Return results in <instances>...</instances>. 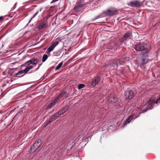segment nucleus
I'll list each match as a JSON object with an SVG mask.
<instances>
[{"label":"nucleus","mask_w":160,"mask_h":160,"mask_svg":"<svg viewBox=\"0 0 160 160\" xmlns=\"http://www.w3.org/2000/svg\"><path fill=\"white\" fill-rule=\"evenodd\" d=\"M55 120L54 118L52 116L51 118H50L49 121V122H51L53 121H55Z\"/></svg>","instance_id":"obj_24"},{"label":"nucleus","mask_w":160,"mask_h":160,"mask_svg":"<svg viewBox=\"0 0 160 160\" xmlns=\"http://www.w3.org/2000/svg\"><path fill=\"white\" fill-rule=\"evenodd\" d=\"M118 10L117 9L114 8H111L106 11L105 13L109 16H111L116 14Z\"/></svg>","instance_id":"obj_7"},{"label":"nucleus","mask_w":160,"mask_h":160,"mask_svg":"<svg viewBox=\"0 0 160 160\" xmlns=\"http://www.w3.org/2000/svg\"><path fill=\"white\" fill-rule=\"evenodd\" d=\"M147 108L146 109H145L143 110H142L141 111V113H144L147 111V109H150L149 108H148V103H147Z\"/></svg>","instance_id":"obj_23"},{"label":"nucleus","mask_w":160,"mask_h":160,"mask_svg":"<svg viewBox=\"0 0 160 160\" xmlns=\"http://www.w3.org/2000/svg\"><path fill=\"white\" fill-rule=\"evenodd\" d=\"M58 44V42L56 41L52 43L51 45L48 48V52H50L52 51L55 47Z\"/></svg>","instance_id":"obj_11"},{"label":"nucleus","mask_w":160,"mask_h":160,"mask_svg":"<svg viewBox=\"0 0 160 160\" xmlns=\"http://www.w3.org/2000/svg\"><path fill=\"white\" fill-rule=\"evenodd\" d=\"M60 116L59 115V114L58 113V112L56 113L55 114L52 116V117L54 118L56 120L58 117Z\"/></svg>","instance_id":"obj_21"},{"label":"nucleus","mask_w":160,"mask_h":160,"mask_svg":"<svg viewBox=\"0 0 160 160\" xmlns=\"http://www.w3.org/2000/svg\"><path fill=\"white\" fill-rule=\"evenodd\" d=\"M68 109V108L67 107L63 108L59 110L57 112L59 114L60 116L64 113Z\"/></svg>","instance_id":"obj_15"},{"label":"nucleus","mask_w":160,"mask_h":160,"mask_svg":"<svg viewBox=\"0 0 160 160\" xmlns=\"http://www.w3.org/2000/svg\"><path fill=\"white\" fill-rule=\"evenodd\" d=\"M42 144L41 140L38 139L33 144V146L31 148V151L33 152L36 151L39 148Z\"/></svg>","instance_id":"obj_6"},{"label":"nucleus","mask_w":160,"mask_h":160,"mask_svg":"<svg viewBox=\"0 0 160 160\" xmlns=\"http://www.w3.org/2000/svg\"><path fill=\"white\" fill-rule=\"evenodd\" d=\"M100 80V78L99 77H96L94 79L92 80L91 82V86L92 87H94L98 83L99 81Z\"/></svg>","instance_id":"obj_12"},{"label":"nucleus","mask_w":160,"mask_h":160,"mask_svg":"<svg viewBox=\"0 0 160 160\" xmlns=\"http://www.w3.org/2000/svg\"><path fill=\"white\" fill-rule=\"evenodd\" d=\"M38 60L37 58H33L29 60L23 64L21 65V67H28L30 66L31 64L35 65L37 64L38 62Z\"/></svg>","instance_id":"obj_4"},{"label":"nucleus","mask_w":160,"mask_h":160,"mask_svg":"<svg viewBox=\"0 0 160 160\" xmlns=\"http://www.w3.org/2000/svg\"><path fill=\"white\" fill-rule=\"evenodd\" d=\"M133 118V116L132 115H130L128 118L126 119V120L125 121V123L124 124H128L131 121V120Z\"/></svg>","instance_id":"obj_18"},{"label":"nucleus","mask_w":160,"mask_h":160,"mask_svg":"<svg viewBox=\"0 0 160 160\" xmlns=\"http://www.w3.org/2000/svg\"><path fill=\"white\" fill-rule=\"evenodd\" d=\"M148 51L147 50L146 52L144 53L143 56L141 59V62L142 64V67L143 65L147 63L148 61Z\"/></svg>","instance_id":"obj_5"},{"label":"nucleus","mask_w":160,"mask_h":160,"mask_svg":"<svg viewBox=\"0 0 160 160\" xmlns=\"http://www.w3.org/2000/svg\"><path fill=\"white\" fill-rule=\"evenodd\" d=\"M57 101V99L55 98L53 101H52L47 106L46 109H48L51 108L52 106L55 105V104L56 103Z\"/></svg>","instance_id":"obj_14"},{"label":"nucleus","mask_w":160,"mask_h":160,"mask_svg":"<svg viewBox=\"0 0 160 160\" xmlns=\"http://www.w3.org/2000/svg\"><path fill=\"white\" fill-rule=\"evenodd\" d=\"M135 49L138 51H142L147 50V45L144 42H139L137 43L135 46Z\"/></svg>","instance_id":"obj_3"},{"label":"nucleus","mask_w":160,"mask_h":160,"mask_svg":"<svg viewBox=\"0 0 160 160\" xmlns=\"http://www.w3.org/2000/svg\"><path fill=\"white\" fill-rule=\"evenodd\" d=\"M87 5V3L83 1L79 0L76 3L74 8L73 10L76 12H82L84 8Z\"/></svg>","instance_id":"obj_1"},{"label":"nucleus","mask_w":160,"mask_h":160,"mask_svg":"<svg viewBox=\"0 0 160 160\" xmlns=\"http://www.w3.org/2000/svg\"><path fill=\"white\" fill-rule=\"evenodd\" d=\"M33 67V66L32 65L29 66L28 67H26V68L24 70L18 71V72L15 74L14 76L16 77H22L23 76V75L27 73L29 71L32 69Z\"/></svg>","instance_id":"obj_2"},{"label":"nucleus","mask_w":160,"mask_h":160,"mask_svg":"<svg viewBox=\"0 0 160 160\" xmlns=\"http://www.w3.org/2000/svg\"><path fill=\"white\" fill-rule=\"evenodd\" d=\"M47 25V23L43 22L38 26V28L39 30H41L46 28Z\"/></svg>","instance_id":"obj_17"},{"label":"nucleus","mask_w":160,"mask_h":160,"mask_svg":"<svg viewBox=\"0 0 160 160\" xmlns=\"http://www.w3.org/2000/svg\"><path fill=\"white\" fill-rule=\"evenodd\" d=\"M48 56L46 54H44L42 57V61L43 62H44L48 58Z\"/></svg>","instance_id":"obj_20"},{"label":"nucleus","mask_w":160,"mask_h":160,"mask_svg":"<svg viewBox=\"0 0 160 160\" xmlns=\"http://www.w3.org/2000/svg\"><path fill=\"white\" fill-rule=\"evenodd\" d=\"M4 18L2 16L0 17V21H3L4 19Z\"/></svg>","instance_id":"obj_27"},{"label":"nucleus","mask_w":160,"mask_h":160,"mask_svg":"<svg viewBox=\"0 0 160 160\" xmlns=\"http://www.w3.org/2000/svg\"><path fill=\"white\" fill-rule=\"evenodd\" d=\"M108 100L111 103H115L118 101V98L114 93H112L108 96Z\"/></svg>","instance_id":"obj_8"},{"label":"nucleus","mask_w":160,"mask_h":160,"mask_svg":"<svg viewBox=\"0 0 160 160\" xmlns=\"http://www.w3.org/2000/svg\"><path fill=\"white\" fill-rule=\"evenodd\" d=\"M66 93V92H62L61 94H62V95H65Z\"/></svg>","instance_id":"obj_29"},{"label":"nucleus","mask_w":160,"mask_h":160,"mask_svg":"<svg viewBox=\"0 0 160 160\" xmlns=\"http://www.w3.org/2000/svg\"><path fill=\"white\" fill-rule=\"evenodd\" d=\"M85 87V85L83 84H81L78 85V89H80Z\"/></svg>","instance_id":"obj_22"},{"label":"nucleus","mask_w":160,"mask_h":160,"mask_svg":"<svg viewBox=\"0 0 160 160\" xmlns=\"http://www.w3.org/2000/svg\"><path fill=\"white\" fill-rule=\"evenodd\" d=\"M50 122H49V121H48L46 122V123L44 125V127H46L49 123Z\"/></svg>","instance_id":"obj_26"},{"label":"nucleus","mask_w":160,"mask_h":160,"mask_svg":"<svg viewBox=\"0 0 160 160\" xmlns=\"http://www.w3.org/2000/svg\"><path fill=\"white\" fill-rule=\"evenodd\" d=\"M127 99H131L134 97V93L132 90H129L126 92L125 96Z\"/></svg>","instance_id":"obj_10"},{"label":"nucleus","mask_w":160,"mask_h":160,"mask_svg":"<svg viewBox=\"0 0 160 160\" xmlns=\"http://www.w3.org/2000/svg\"><path fill=\"white\" fill-rule=\"evenodd\" d=\"M63 65L62 62H61L56 67V70H59L62 67V66Z\"/></svg>","instance_id":"obj_19"},{"label":"nucleus","mask_w":160,"mask_h":160,"mask_svg":"<svg viewBox=\"0 0 160 160\" xmlns=\"http://www.w3.org/2000/svg\"><path fill=\"white\" fill-rule=\"evenodd\" d=\"M131 6H135L138 7L140 6V2L138 1H135L130 2Z\"/></svg>","instance_id":"obj_16"},{"label":"nucleus","mask_w":160,"mask_h":160,"mask_svg":"<svg viewBox=\"0 0 160 160\" xmlns=\"http://www.w3.org/2000/svg\"><path fill=\"white\" fill-rule=\"evenodd\" d=\"M131 35L130 32H128L125 33L124 36L121 39L120 42H123L125 40L128 38Z\"/></svg>","instance_id":"obj_13"},{"label":"nucleus","mask_w":160,"mask_h":160,"mask_svg":"<svg viewBox=\"0 0 160 160\" xmlns=\"http://www.w3.org/2000/svg\"><path fill=\"white\" fill-rule=\"evenodd\" d=\"M125 61V59L123 57L119 59H118L116 60V63H113L112 65L114 67H118V64L120 65L123 64V63H124Z\"/></svg>","instance_id":"obj_9"},{"label":"nucleus","mask_w":160,"mask_h":160,"mask_svg":"<svg viewBox=\"0 0 160 160\" xmlns=\"http://www.w3.org/2000/svg\"><path fill=\"white\" fill-rule=\"evenodd\" d=\"M38 11L36 13H35V14H34V16H33V17L32 18H34V17H35L36 16V15L38 13Z\"/></svg>","instance_id":"obj_28"},{"label":"nucleus","mask_w":160,"mask_h":160,"mask_svg":"<svg viewBox=\"0 0 160 160\" xmlns=\"http://www.w3.org/2000/svg\"><path fill=\"white\" fill-rule=\"evenodd\" d=\"M62 94H59L58 96L55 98H57V101L58 100V99L59 98H60L62 97Z\"/></svg>","instance_id":"obj_25"}]
</instances>
